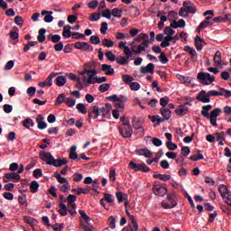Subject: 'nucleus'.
Returning <instances> with one entry per match:
<instances>
[{
    "label": "nucleus",
    "instance_id": "obj_37",
    "mask_svg": "<svg viewBox=\"0 0 231 231\" xmlns=\"http://www.w3.org/2000/svg\"><path fill=\"white\" fill-rule=\"evenodd\" d=\"M66 84V77L64 76H58L56 78V86L59 88H62Z\"/></svg>",
    "mask_w": 231,
    "mask_h": 231
},
{
    "label": "nucleus",
    "instance_id": "obj_24",
    "mask_svg": "<svg viewBox=\"0 0 231 231\" xmlns=\"http://www.w3.org/2000/svg\"><path fill=\"white\" fill-rule=\"evenodd\" d=\"M101 69L108 76L115 75V69H113L111 65L103 64Z\"/></svg>",
    "mask_w": 231,
    "mask_h": 231
},
{
    "label": "nucleus",
    "instance_id": "obj_31",
    "mask_svg": "<svg viewBox=\"0 0 231 231\" xmlns=\"http://www.w3.org/2000/svg\"><path fill=\"white\" fill-rule=\"evenodd\" d=\"M77 146H75V145H72L71 147H70V152H69V158L70 159V160H79V154L77 153Z\"/></svg>",
    "mask_w": 231,
    "mask_h": 231
},
{
    "label": "nucleus",
    "instance_id": "obj_61",
    "mask_svg": "<svg viewBox=\"0 0 231 231\" xmlns=\"http://www.w3.org/2000/svg\"><path fill=\"white\" fill-rule=\"evenodd\" d=\"M100 19V13H93L90 14L89 21L95 23Z\"/></svg>",
    "mask_w": 231,
    "mask_h": 231
},
{
    "label": "nucleus",
    "instance_id": "obj_39",
    "mask_svg": "<svg viewBox=\"0 0 231 231\" xmlns=\"http://www.w3.org/2000/svg\"><path fill=\"white\" fill-rule=\"evenodd\" d=\"M76 109H78L79 113H81L82 115H86L88 113V108H86V105H84V103H79L76 106Z\"/></svg>",
    "mask_w": 231,
    "mask_h": 231
},
{
    "label": "nucleus",
    "instance_id": "obj_7",
    "mask_svg": "<svg viewBox=\"0 0 231 231\" xmlns=\"http://www.w3.org/2000/svg\"><path fill=\"white\" fill-rule=\"evenodd\" d=\"M221 108H215L209 115V122L213 127L217 126V116L221 115Z\"/></svg>",
    "mask_w": 231,
    "mask_h": 231
},
{
    "label": "nucleus",
    "instance_id": "obj_34",
    "mask_svg": "<svg viewBox=\"0 0 231 231\" xmlns=\"http://www.w3.org/2000/svg\"><path fill=\"white\" fill-rule=\"evenodd\" d=\"M58 212L62 217L68 216V206H66V204L60 202V209H59Z\"/></svg>",
    "mask_w": 231,
    "mask_h": 231
},
{
    "label": "nucleus",
    "instance_id": "obj_2",
    "mask_svg": "<svg viewBox=\"0 0 231 231\" xmlns=\"http://www.w3.org/2000/svg\"><path fill=\"white\" fill-rule=\"evenodd\" d=\"M197 79L199 82L204 86H210V84L216 80V77L210 75L208 72H199L197 75Z\"/></svg>",
    "mask_w": 231,
    "mask_h": 231
},
{
    "label": "nucleus",
    "instance_id": "obj_26",
    "mask_svg": "<svg viewBox=\"0 0 231 231\" xmlns=\"http://www.w3.org/2000/svg\"><path fill=\"white\" fill-rule=\"evenodd\" d=\"M37 41L38 42H44L46 41V29L42 28L38 32Z\"/></svg>",
    "mask_w": 231,
    "mask_h": 231
},
{
    "label": "nucleus",
    "instance_id": "obj_49",
    "mask_svg": "<svg viewBox=\"0 0 231 231\" xmlns=\"http://www.w3.org/2000/svg\"><path fill=\"white\" fill-rule=\"evenodd\" d=\"M105 55L106 59H108V60H110L111 62H115V60H116V56L111 51H106Z\"/></svg>",
    "mask_w": 231,
    "mask_h": 231
},
{
    "label": "nucleus",
    "instance_id": "obj_22",
    "mask_svg": "<svg viewBox=\"0 0 231 231\" xmlns=\"http://www.w3.org/2000/svg\"><path fill=\"white\" fill-rule=\"evenodd\" d=\"M119 48L121 50L124 49V53L125 55H128V57H133V51H131V49L129 48V46L125 45V42H119Z\"/></svg>",
    "mask_w": 231,
    "mask_h": 231
},
{
    "label": "nucleus",
    "instance_id": "obj_62",
    "mask_svg": "<svg viewBox=\"0 0 231 231\" xmlns=\"http://www.w3.org/2000/svg\"><path fill=\"white\" fill-rule=\"evenodd\" d=\"M91 44H100V38L97 35H92L89 38Z\"/></svg>",
    "mask_w": 231,
    "mask_h": 231
},
{
    "label": "nucleus",
    "instance_id": "obj_17",
    "mask_svg": "<svg viewBox=\"0 0 231 231\" xmlns=\"http://www.w3.org/2000/svg\"><path fill=\"white\" fill-rule=\"evenodd\" d=\"M176 115L179 116H185L189 113V106L186 105H180L179 107L175 110Z\"/></svg>",
    "mask_w": 231,
    "mask_h": 231
},
{
    "label": "nucleus",
    "instance_id": "obj_46",
    "mask_svg": "<svg viewBox=\"0 0 231 231\" xmlns=\"http://www.w3.org/2000/svg\"><path fill=\"white\" fill-rule=\"evenodd\" d=\"M124 11H122V9L119 8H114L112 10V15L113 17H117L118 19H120V17H122V14Z\"/></svg>",
    "mask_w": 231,
    "mask_h": 231
},
{
    "label": "nucleus",
    "instance_id": "obj_16",
    "mask_svg": "<svg viewBox=\"0 0 231 231\" xmlns=\"http://www.w3.org/2000/svg\"><path fill=\"white\" fill-rule=\"evenodd\" d=\"M135 152H136V154H138V156H144V158H151V156H152V152H151L147 148L137 149V150H135Z\"/></svg>",
    "mask_w": 231,
    "mask_h": 231
},
{
    "label": "nucleus",
    "instance_id": "obj_32",
    "mask_svg": "<svg viewBox=\"0 0 231 231\" xmlns=\"http://www.w3.org/2000/svg\"><path fill=\"white\" fill-rule=\"evenodd\" d=\"M23 125L25 129H30V127H33L35 125V123L32 118L28 117L23 121Z\"/></svg>",
    "mask_w": 231,
    "mask_h": 231
},
{
    "label": "nucleus",
    "instance_id": "obj_14",
    "mask_svg": "<svg viewBox=\"0 0 231 231\" xmlns=\"http://www.w3.org/2000/svg\"><path fill=\"white\" fill-rule=\"evenodd\" d=\"M184 51L191 55V60H193V62H196V60H198V52H196V50H194V48L189 45H186L184 47Z\"/></svg>",
    "mask_w": 231,
    "mask_h": 231
},
{
    "label": "nucleus",
    "instance_id": "obj_64",
    "mask_svg": "<svg viewBox=\"0 0 231 231\" xmlns=\"http://www.w3.org/2000/svg\"><path fill=\"white\" fill-rule=\"evenodd\" d=\"M217 88L219 89V91H223V93H225L223 95L226 97V98H230V97H231V91L230 90L223 88L219 86H217Z\"/></svg>",
    "mask_w": 231,
    "mask_h": 231
},
{
    "label": "nucleus",
    "instance_id": "obj_43",
    "mask_svg": "<svg viewBox=\"0 0 231 231\" xmlns=\"http://www.w3.org/2000/svg\"><path fill=\"white\" fill-rule=\"evenodd\" d=\"M212 21H203L199 23L198 30H203V28H207L208 26H212Z\"/></svg>",
    "mask_w": 231,
    "mask_h": 231
},
{
    "label": "nucleus",
    "instance_id": "obj_55",
    "mask_svg": "<svg viewBox=\"0 0 231 231\" xmlns=\"http://www.w3.org/2000/svg\"><path fill=\"white\" fill-rule=\"evenodd\" d=\"M104 197V199L106 201V203H113L115 201V197L112 194L105 193Z\"/></svg>",
    "mask_w": 231,
    "mask_h": 231
},
{
    "label": "nucleus",
    "instance_id": "obj_50",
    "mask_svg": "<svg viewBox=\"0 0 231 231\" xmlns=\"http://www.w3.org/2000/svg\"><path fill=\"white\" fill-rule=\"evenodd\" d=\"M65 104L69 107H73V106H75V104H77V100H75V98H73V97H67L65 100Z\"/></svg>",
    "mask_w": 231,
    "mask_h": 231
},
{
    "label": "nucleus",
    "instance_id": "obj_59",
    "mask_svg": "<svg viewBox=\"0 0 231 231\" xmlns=\"http://www.w3.org/2000/svg\"><path fill=\"white\" fill-rule=\"evenodd\" d=\"M123 80H124L125 84H128L130 86L131 83L133 82V80H134V78H133L129 75H124Z\"/></svg>",
    "mask_w": 231,
    "mask_h": 231
},
{
    "label": "nucleus",
    "instance_id": "obj_52",
    "mask_svg": "<svg viewBox=\"0 0 231 231\" xmlns=\"http://www.w3.org/2000/svg\"><path fill=\"white\" fill-rule=\"evenodd\" d=\"M108 225L112 230H115V228H116V220L114 217H108Z\"/></svg>",
    "mask_w": 231,
    "mask_h": 231
},
{
    "label": "nucleus",
    "instance_id": "obj_51",
    "mask_svg": "<svg viewBox=\"0 0 231 231\" xmlns=\"http://www.w3.org/2000/svg\"><path fill=\"white\" fill-rule=\"evenodd\" d=\"M109 180L113 182L116 181V170L114 168H110Z\"/></svg>",
    "mask_w": 231,
    "mask_h": 231
},
{
    "label": "nucleus",
    "instance_id": "obj_27",
    "mask_svg": "<svg viewBox=\"0 0 231 231\" xmlns=\"http://www.w3.org/2000/svg\"><path fill=\"white\" fill-rule=\"evenodd\" d=\"M62 35L67 39H69V37H73V32H71V25L64 26Z\"/></svg>",
    "mask_w": 231,
    "mask_h": 231
},
{
    "label": "nucleus",
    "instance_id": "obj_54",
    "mask_svg": "<svg viewBox=\"0 0 231 231\" xmlns=\"http://www.w3.org/2000/svg\"><path fill=\"white\" fill-rule=\"evenodd\" d=\"M77 19H79L78 14H70L68 16L67 21H68V23H69V24H73V23H77Z\"/></svg>",
    "mask_w": 231,
    "mask_h": 231
},
{
    "label": "nucleus",
    "instance_id": "obj_8",
    "mask_svg": "<svg viewBox=\"0 0 231 231\" xmlns=\"http://www.w3.org/2000/svg\"><path fill=\"white\" fill-rule=\"evenodd\" d=\"M196 100H199V102H203V104H208L210 102V97L208 96V92L205 90H201L196 97Z\"/></svg>",
    "mask_w": 231,
    "mask_h": 231
},
{
    "label": "nucleus",
    "instance_id": "obj_3",
    "mask_svg": "<svg viewBox=\"0 0 231 231\" xmlns=\"http://www.w3.org/2000/svg\"><path fill=\"white\" fill-rule=\"evenodd\" d=\"M119 133L123 138H131V136H133V128L131 127V125H129V120L121 125Z\"/></svg>",
    "mask_w": 231,
    "mask_h": 231
},
{
    "label": "nucleus",
    "instance_id": "obj_48",
    "mask_svg": "<svg viewBox=\"0 0 231 231\" xmlns=\"http://www.w3.org/2000/svg\"><path fill=\"white\" fill-rule=\"evenodd\" d=\"M166 147L169 151H176L178 149V144L172 143V141L166 142Z\"/></svg>",
    "mask_w": 231,
    "mask_h": 231
},
{
    "label": "nucleus",
    "instance_id": "obj_5",
    "mask_svg": "<svg viewBox=\"0 0 231 231\" xmlns=\"http://www.w3.org/2000/svg\"><path fill=\"white\" fill-rule=\"evenodd\" d=\"M152 190H153V194H155V196L163 197V196H165V194H167V188H165V187L160 185V183L158 182V180H156V181L153 183Z\"/></svg>",
    "mask_w": 231,
    "mask_h": 231
},
{
    "label": "nucleus",
    "instance_id": "obj_25",
    "mask_svg": "<svg viewBox=\"0 0 231 231\" xmlns=\"http://www.w3.org/2000/svg\"><path fill=\"white\" fill-rule=\"evenodd\" d=\"M57 75H59V73L51 72L48 76V78L45 80V84H47L48 88H51V86H53V79H55V77H57Z\"/></svg>",
    "mask_w": 231,
    "mask_h": 231
},
{
    "label": "nucleus",
    "instance_id": "obj_47",
    "mask_svg": "<svg viewBox=\"0 0 231 231\" xmlns=\"http://www.w3.org/2000/svg\"><path fill=\"white\" fill-rule=\"evenodd\" d=\"M87 75L88 77V79H87L88 84H97V76L91 73H88Z\"/></svg>",
    "mask_w": 231,
    "mask_h": 231
},
{
    "label": "nucleus",
    "instance_id": "obj_38",
    "mask_svg": "<svg viewBox=\"0 0 231 231\" xmlns=\"http://www.w3.org/2000/svg\"><path fill=\"white\" fill-rule=\"evenodd\" d=\"M30 190L32 194H35L39 190V182L37 180H32L30 185Z\"/></svg>",
    "mask_w": 231,
    "mask_h": 231
},
{
    "label": "nucleus",
    "instance_id": "obj_33",
    "mask_svg": "<svg viewBox=\"0 0 231 231\" xmlns=\"http://www.w3.org/2000/svg\"><path fill=\"white\" fill-rule=\"evenodd\" d=\"M145 140H150V142H152V143H153V145H154L155 147H162V143H163L161 139L156 138V137H154V138L152 139V137L147 136V137H145Z\"/></svg>",
    "mask_w": 231,
    "mask_h": 231
},
{
    "label": "nucleus",
    "instance_id": "obj_21",
    "mask_svg": "<svg viewBox=\"0 0 231 231\" xmlns=\"http://www.w3.org/2000/svg\"><path fill=\"white\" fill-rule=\"evenodd\" d=\"M133 56L125 55V56H120L116 59V61L117 64H120L121 66H125V64H128L129 59H131Z\"/></svg>",
    "mask_w": 231,
    "mask_h": 231
},
{
    "label": "nucleus",
    "instance_id": "obj_28",
    "mask_svg": "<svg viewBox=\"0 0 231 231\" xmlns=\"http://www.w3.org/2000/svg\"><path fill=\"white\" fill-rule=\"evenodd\" d=\"M162 208H165V209H171V208H174L176 207V205H178V202L172 200L170 204L165 201V200H162V203H161Z\"/></svg>",
    "mask_w": 231,
    "mask_h": 231
},
{
    "label": "nucleus",
    "instance_id": "obj_41",
    "mask_svg": "<svg viewBox=\"0 0 231 231\" xmlns=\"http://www.w3.org/2000/svg\"><path fill=\"white\" fill-rule=\"evenodd\" d=\"M58 189H60L61 192H69V189H71V185H69V183L59 184Z\"/></svg>",
    "mask_w": 231,
    "mask_h": 231
},
{
    "label": "nucleus",
    "instance_id": "obj_23",
    "mask_svg": "<svg viewBox=\"0 0 231 231\" xmlns=\"http://www.w3.org/2000/svg\"><path fill=\"white\" fill-rule=\"evenodd\" d=\"M152 178H154V180H161V181H169L171 180V175L155 173L153 174Z\"/></svg>",
    "mask_w": 231,
    "mask_h": 231
},
{
    "label": "nucleus",
    "instance_id": "obj_36",
    "mask_svg": "<svg viewBox=\"0 0 231 231\" xmlns=\"http://www.w3.org/2000/svg\"><path fill=\"white\" fill-rule=\"evenodd\" d=\"M54 176H55L57 181L59 183H60L61 185H65L66 183H69V182H68V179L60 176V173H59V172H55Z\"/></svg>",
    "mask_w": 231,
    "mask_h": 231
},
{
    "label": "nucleus",
    "instance_id": "obj_40",
    "mask_svg": "<svg viewBox=\"0 0 231 231\" xmlns=\"http://www.w3.org/2000/svg\"><path fill=\"white\" fill-rule=\"evenodd\" d=\"M64 102H66V94L62 93L56 98L55 106H60V104H64Z\"/></svg>",
    "mask_w": 231,
    "mask_h": 231
},
{
    "label": "nucleus",
    "instance_id": "obj_57",
    "mask_svg": "<svg viewBox=\"0 0 231 231\" xmlns=\"http://www.w3.org/2000/svg\"><path fill=\"white\" fill-rule=\"evenodd\" d=\"M169 21H174V19H178V13L176 11H170L168 13Z\"/></svg>",
    "mask_w": 231,
    "mask_h": 231
},
{
    "label": "nucleus",
    "instance_id": "obj_58",
    "mask_svg": "<svg viewBox=\"0 0 231 231\" xmlns=\"http://www.w3.org/2000/svg\"><path fill=\"white\" fill-rule=\"evenodd\" d=\"M170 100L171 99L169 98V97H162L160 99V105L162 106V107H167V104H169Z\"/></svg>",
    "mask_w": 231,
    "mask_h": 231
},
{
    "label": "nucleus",
    "instance_id": "obj_19",
    "mask_svg": "<svg viewBox=\"0 0 231 231\" xmlns=\"http://www.w3.org/2000/svg\"><path fill=\"white\" fill-rule=\"evenodd\" d=\"M160 111L164 119L171 120V116H172V111H171V109L168 107H162Z\"/></svg>",
    "mask_w": 231,
    "mask_h": 231
},
{
    "label": "nucleus",
    "instance_id": "obj_9",
    "mask_svg": "<svg viewBox=\"0 0 231 231\" xmlns=\"http://www.w3.org/2000/svg\"><path fill=\"white\" fill-rule=\"evenodd\" d=\"M100 116V110L98 106H91L88 110V118H92V120H97Z\"/></svg>",
    "mask_w": 231,
    "mask_h": 231
},
{
    "label": "nucleus",
    "instance_id": "obj_42",
    "mask_svg": "<svg viewBox=\"0 0 231 231\" xmlns=\"http://www.w3.org/2000/svg\"><path fill=\"white\" fill-rule=\"evenodd\" d=\"M102 44L105 48H113L115 46V42L107 38L103 40Z\"/></svg>",
    "mask_w": 231,
    "mask_h": 231
},
{
    "label": "nucleus",
    "instance_id": "obj_18",
    "mask_svg": "<svg viewBox=\"0 0 231 231\" xmlns=\"http://www.w3.org/2000/svg\"><path fill=\"white\" fill-rule=\"evenodd\" d=\"M116 199H117V202L118 203H123L124 202V199H125V206L127 207V204L129 203L127 201V194H125L122 193V191H118L116 193Z\"/></svg>",
    "mask_w": 231,
    "mask_h": 231
},
{
    "label": "nucleus",
    "instance_id": "obj_13",
    "mask_svg": "<svg viewBox=\"0 0 231 231\" xmlns=\"http://www.w3.org/2000/svg\"><path fill=\"white\" fill-rule=\"evenodd\" d=\"M154 68H155V66L153 63H149L147 66H142L141 73H143V75H147V73H151V75H153Z\"/></svg>",
    "mask_w": 231,
    "mask_h": 231
},
{
    "label": "nucleus",
    "instance_id": "obj_12",
    "mask_svg": "<svg viewBox=\"0 0 231 231\" xmlns=\"http://www.w3.org/2000/svg\"><path fill=\"white\" fill-rule=\"evenodd\" d=\"M77 196L69 194L67 198L68 208H72L73 210H77Z\"/></svg>",
    "mask_w": 231,
    "mask_h": 231
},
{
    "label": "nucleus",
    "instance_id": "obj_15",
    "mask_svg": "<svg viewBox=\"0 0 231 231\" xmlns=\"http://www.w3.org/2000/svg\"><path fill=\"white\" fill-rule=\"evenodd\" d=\"M36 124L38 125V129H40V130L46 129V127H48V124H46V122H44V117L42 116V115L37 116Z\"/></svg>",
    "mask_w": 231,
    "mask_h": 231
},
{
    "label": "nucleus",
    "instance_id": "obj_35",
    "mask_svg": "<svg viewBox=\"0 0 231 231\" xmlns=\"http://www.w3.org/2000/svg\"><path fill=\"white\" fill-rule=\"evenodd\" d=\"M136 46H133L131 48L132 55L134 53L135 55H140L143 51H145V47H143L142 44L137 46V50H134Z\"/></svg>",
    "mask_w": 231,
    "mask_h": 231
},
{
    "label": "nucleus",
    "instance_id": "obj_6",
    "mask_svg": "<svg viewBox=\"0 0 231 231\" xmlns=\"http://www.w3.org/2000/svg\"><path fill=\"white\" fill-rule=\"evenodd\" d=\"M21 181V175L15 172L5 173L3 177L4 183H8V181Z\"/></svg>",
    "mask_w": 231,
    "mask_h": 231
},
{
    "label": "nucleus",
    "instance_id": "obj_20",
    "mask_svg": "<svg viewBox=\"0 0 231 231\" xmlns=\"http://www.w3.org/2000/svg\"><path fill=\"white\" fill-rule=\"evenodd\" d=\"M218 192L220 194V196H222V199H225V198H226L227 194H230V190H228V188L226 187V185L221 184L218 187Z\"/></svg>",
    "mask_w": 231,
    "mask_h": 231
},
{
    "label": "nucleus",
    "instance_id": "obj_11",
    "mask_svg": "<svg viewBox=\"0 0 231 231\" xmlns=\"http://www.w3.org/2000/svg\"><path fill=\"white\" fill-rule=\"evenodd\" d=\"M182 6L188 15L189 14H196V5L191 2H183Z\"/></svg>",
    "mask_w": 231,
    "mask_h": 231
},
{
    "label": "nucleus",
    "instance_id": "obj_44",
    "mask_svg": "<svg viewBox=\"0 0 231 231\" xmlns=\"http://www.w3.org/2000/svg\"><path fill=\"white\" fill-rule=\"evenodd\" d=\"M109 88H111V85L109 83H104L99 86L98 90L100 91V93H106V91L109 90Z\"/></svg>",
    "mask_w": 231,
    "mask_h": 231
},
{
    "label": "nucleus",
    "instance_id": "obj_1",
    "mask_svg": "<svg viewBox=\"0 0 231 231\" xmlns=\"http://www.w3.org/2000/svg\"><path fill=\"white\" fill-rule=\"evenodd\" d=\"M40 158L42 162H46L47 165H52V167H62L68 163L66 159H55L50 152L41 151Z\"/></svg>",
    "mask_w": 231,
    "mask_h": 231
},
{
    "label": "nucleus",
    "instance_id": "obj_10",
    "mask_svg": "<svg viewBox=\"0 0 231 231\" xmlns=\"http://www.w3.org/2000/svg\"><path fill=\"white\" fill-rule=\"evenodd\" d=\"M111 109H113L111 103H106L105 106L99 108V115H102L104 118H107V116H109V113H111Z\"/></svg>",
    "mask_w": 231,
    "mask_h": 231
},
{
    "label": "nucleus",
    "instance_id": "obj_53",
    "mask_svg": "<svg viewBox=\"0 0 231 231\" xmlns=\"http://www.w3.org/2000/svg\"><path fill=\"white\" fill-rule=\"evenodd\" d=\"M158 59L162 64H167V62H169V58H167L164 52H161Z\"/></svg>",
    "mask_w": 231,
    "mask_h": 231
},
{
    "label": "nucleus",
    "instance_id": "obj_56",
    "mask_svg": "<svg viewBox=\"0 0 231 231\" xmlns=\"http://www.w3.org/2000/svg\"><path fill=\"white\" fill-rule=\"evenodd\" d=\"M33 178L39 180V178H42V169H35L32 172Z\"/></svg>",
    "mask_w": 231,
    "mask_h": 231
},
{
    "label": "nucleus",
    "instance_id": "obj_29",
    "mask_svg": "<svg viewBox=\"0 0 231 231\" xmlns=\"http://www.w3.org/2000/svg\"><path fill=\"white\" fill-rule=\"evenodd\" d=\"M213 60H214L216 66H222L223 65V63H221V60H222L221 51H216V53L214 55V58H213Z\"/></svg>",
    "mask_w": 231,
    "mask_h": 231
},
{
    "label": "nucleus",
    "instance_id": "obj_30",
    "mask_svg": "<svg viewBox=\"0 0 231 231\" xmlns=\"http://www.w3.org/2000/svg\"><path fill=\"white\" fill-rule=\"evenodd\" d=\"M60 39L61 37L59 34H49L47 36V41H51L54 44L60 42Z\"/></svg>",
    "mask_w": 231,
    "mask_h": 231
},
{
    "label": "nucleus",
    "instance_id": "obj_4",
    "mask_svg": "<svg viewBox=\"0 0 231 231\" xmlns=\"http://www.w3.org/2000/svg\"><path fill=\"white\" fill-rule=\"evenodd\" d=\"M128 167H130L132 171H135V172H149L151 171V168H149L145 163H135L133 161L129 162Z\"/></svg>",
    "mask_w": 231,
    "mask_h": 231
},
{
    "label": "nucleus",
    "instance_id": "obj_45",
    "mask_svg": "<svg viewBox=\"0 0 231 231\" xmlns=\"http://www.w3.org/2000/svg\"><path fill=\"white\" fill-rule=\"evenodd\" d=\"M132 125H133L134 129H136V130L142 129V120H140V119H137V120L134 119L132 121Z\"/></svg>",
    "mask_w": 231,
    "mask_h": 231
},
{
    "label": "nucleus",
    "instance_id": "obj_63",
    "mask_svg": "<svg viewBox=\"0 0 231 231\" xmlns=\"http://www.w3.org/2000/svg\"><path fill=\"white\" fill-rule=\"evenodd\" d=\"M83 51H93V46L89 43L83 42V47L81 49Z\"/></svg>",
    "mask_w": 231,
    "mask_h": 231
},
{
    "label": "nucleus",
    "instance_id": "obj_60",
    "mask_svg": "<svg viewBox=\"0 0 231 231\" xmlns=\"http://www.w3.org/2000/svg\"><path fill=\"white\" fill-rule=\"evenodd\" d=\"M140 88H142V86L138 82L130 83V89L132 91H138V89H140Z\"/></svg>",
    "mask_w": 231,
    "mask_h": 231
}]
</instances>
